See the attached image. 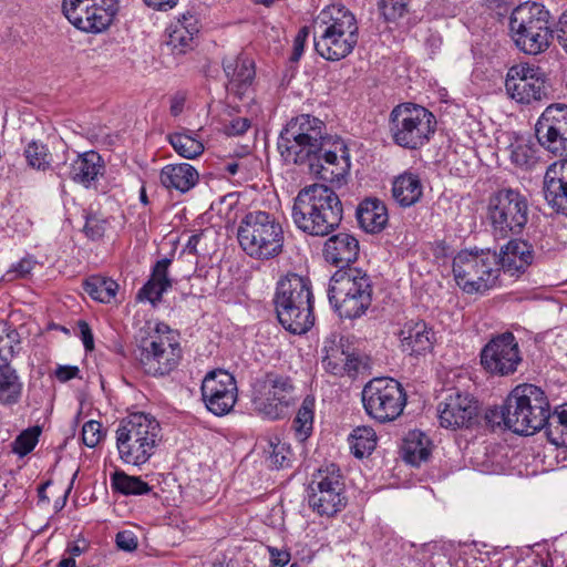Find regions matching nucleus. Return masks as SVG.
Returning a JSON list of instances; mask_svg holds the SVG:
<instances>
[{"label":"nucleus","mask_w":567,"mask_h":567,"mask_svg":"<svg viewBox=\"0 0 567 567\" xmlns=\"http://www.w3.org/2000/svg\"><path fill=\"white\" fill-rule=\"evenodd\" d=\"M509 158L512 163L520 168H529L536 163V152L529 142L516 140L509 146Z\"/></svg>","instance_id":"obj_46"},{"label":"nucleus","mask_w":567,"mask_h":567,"mask_svg":"<svg viewBox=\"0 0 567 567\" xmlns=\"http://www.w3.org/2000/svg\"><path fill=\"white\" fill-rule=\"evenodd\" d=\"M250 127V121L247 117L234 118L227 127L230 135H241Z\"/></svg>","instance_id":"obj_58"},{"label":"nucleus","mask_w":567,"mask_h":567,"mask_svg":"<svg viewBox=\"0 0 567 567\" xmlns=\"http://www.w3.org/2000/svg\"><path fill=\"white\" fill-rule=\"evenodd\" d=\"M549 416V402L545 392L534 384L517 385L505 404L486 412L487 422L504 426L514 433L532 435L543 429Z\"/></svg>","instance_id":"obj_1"},{"label":"nucleus","mask_w":567,"mask_h":567,"mask_svg":"<svg viewBox=\"0 0 567 567\" xmlns=\"http://www.w3.org/2000/svg\"><path fill=\"white\" fill-rule=\"evenodd\" d=\"M104 437L102 424L99 421L90 420L82 427V440L87 447H95Z\"/></svg>","instance_id":"obj_51"},{"label":"nucleus","mask_w":567,"mask_h":567,"mask_svg":"<svg viewBox=\"0 0 567 567\" xmlns=\"http://www.w3.org/2000/svg\"><path fill=\"white\" fill-rule=\"evenodd\" d=\"M357 218L365 231L378 233L383 229L388 221L386 208L378 199H365L357 209Z\"/></svg>","instance_id":"obj_34"},{"label":"nucleus","mask_w":567,"mask_h":567,"mask_svg":"<svg viewBox=\"0 0 567 567\" xmlns=\"http://www.w3.org/2000/svg\"><path fill=\"white\" fill-rule=\"evenodd\" d=\"M430 441L427 436L419 431H410L403 440L402 453L406 463L417 466L430 456Z\"/></svg>","instance_id":"obj_36"},{"label":"nucleus","mask_w":567,"mask_h":567,"mask_svg":"<svg viewBox=\"0 0 567 567\" xmlns=\"http://www.w3.org/2000/svg\"><path fill=\"white\" fill-rule=\"evenodd\" d=\"M39 432L35 430L23 431L13 442L12 451L20 455L25 456L29 454L38 443Z\"/></svg>","instance_id":"obj_49"},{"label":"nucleus","mask_w":567,"mask_h":567,"mask_svg":"<svg viewBox=\"0 0 567 567\" xmlns=\"http://www.w3.org/2000/svg\"><path fill=\"white\" fill-rule=\"evenodd\" d=\"M116 545L125 551H133L137 548V537L132 530H122L116 534Z\"/></svg>","instance_id":"obj_53"},{"label":"nucleus","mask_w":567,"mask_h":567,"mask_svg":"<svg viewBox=\"0 0 567 567\" xmlns=\"http://www.w3.org/2000/svg\"><path fill=\"white\" fill-rule=\"evenodd\" d=\"M309 35V29L307 27L301 28L293 40V52L291 59L298 61L303 53L305 43Z\"/></svg>","instance_id":"obj_56"},{"label":"nucleus","mask_w":567,"mask_h":567,"mask_svg":"<svg viewBox=\"0 0 567 567\" xmlns=\"http://www.w3.org/2000/svg\"><path fill=\"white\" fill-rule=\"evenodd\" d=\"M78 336L82 340L86 351H92L94 349L93 333L86 321L80 320L78 322Z\"/></svg>","instance_id":"obj_55"},{"label":"nucleus","mask_w":567,"mask_h":567,"mask_svg":"<svg viewBox=\"0 0 567 567\" xmlns=\"http://www.w3.org/2000/svg\"><path fill=\"white\" fill-rule=\"evenodd\" d=\"M169 143L185 158H195L204 151V145L200 141L185 133L171 134Z\"/></svg>","instance_id":"obj_45"},{"label":"nucleus","mask_w":567,"mask_h":567,"mask_svg":"<svg viewBox=\"0 0 567 567\" xmlns=\"http://www.w3.org/2000/svg\"><path fill=\"white\" fill-rule=\"evenodd\" d=\"M437 413L442 427L467 429L477 416V403L470 394L455 392L439 404Z\"/></svg>","instance_id":"obj_24"},{"label":"nucleus","mask_w":567,"mask_h":567,"mask_svg":"<svg viewBox=\"0 0 567 567\" xmlns=\"http://www.w3.org/2000/svg\"><path fill=\"white\" fill-rule=\"evenodd\" d=\"M545 425L549 442L567 447V405L549 414Z\"/></svg>","instance_id":"obj_40"},{"label":"nucleus","mask_w":567,"mask_h":567,"mask_svg":"<svg viewBox=\"0 0 567 567\" xmlns=\"http://www.w3.org/2000/svg\"><path fill=\"white\" fill-rule=\"evenodd\" d=\"M58 567H76L75 560L73 557L63 558Z\"/></svg>","instance_id":"obj_63"},{"label":"nucleus","mask_w":567,"mask_h":567,"mask_svg":"<svg viewBox=\"0 0 567 567\" xmlns=\"http://www.w3.org/2000/svg\"><path fill=\"white\" fill-rule=\"evenodd\" d=\"M324 123L318 117L301 114L292 118L281 131L278 151L285 162L302 164L312 159L323 146Z\"/></svg>","instance_id":"obj_11"},{"label":"nucleus","mask_w":567,"mask_h":567,"mask_svg":"<svg viewBox=\"0 0 567 567\" xmlns=\"http://www.w3.org/2000/svg\"><path fill=\"white\" fill-rule=\"evenodd\" d=\"M188 19L184 18V21H178L173 31L169 34L167 44L172 48V51L176 54L185 53L192 49L194 37L198 32L195 24L187 23Z\"/></svg>","instance_id":"obj_39"},{"label":"nucleus","mask_w":567,"mask_h":567,"mask_svg":"<svg viewBox=\"0 0 567 567\" xmlns=\"http://www.w3.org/2000/svg\"><path fill=\"white\" fill-rule=\"evenodd\" d=\"M342 204L328 186L313 184L302 188L295 198L291 217L296 227L310 236L324 237L342 220Z\"/></svg>","instance_id":"obj_2"},{"label":"nucleus","mask_w":567,"mask_h":567,"mask_svg":"<svg viewBox=\"0 0 567 567\" xmlns=\"http://www.w3.org/2000/svg\"><path fill=\"white\" fill-rule=\"evenodd\" d=\"M267 550L270 556L271 567H285L290 561V553L286 549L268 546Z\"/></svg>","instance_id":"obj_54"},{"label":"nucleus","mask_w":567,"mask_h":567,"mask_svg":"<svg viewBox=\"0 0 567 567\" xmlns=\"http://www.w3.org/2000/svg\"><path fill=\"white\" fill-rule=\"evenodd\" d=\"M203 234H194L188 238L185 250L189 254H197V245L199 244Z\"/></svg>","instance_id":"obj_62"},{"label":"nucleus","mask_w":567,"mask_h":567,"mask_svg":"<svg viewBox=\"0 0 567 567\" xmlns=\"http://www.w3.org/2000/svg\"><path fill=\"white\" fill-rule=\"evenodd\" d=\"M409 3L410 0H382L381 12L385 20L396 21L408 12Z\"/></svg>","instance_id":"obj_50"},{"label":"nucleus","mask_w":567,"mask_h":567,"mask_svg":"<svg viewBox=\"0 0 567 567\" xmlns=\"http://www.w3.org/2000/svg\"><path fill=\"white\" fill-rule=\"evenodd\" d=\"M227 172H229L231 175H235L238 171V164L237 163H229L226 166Z\"/></svg>","instance_id":"obj_64"},{"label":"nucleus","mask_w":567,"mask_h":567,"mask_svg":"<svg viewBox=\"0 0 567 567\" xmlns=\"http://www.w3.org/2000/svg\"><path fill=\"white\" fill-rule=\"evenodd\" d=\"M359 28L354 14L342 4L324 7L313 21L315 49L328 61H339L355 48Z\"/></svg>","instance_id":"obj_3"},{"label":"nucleus","mask_w":567,"mask_h":567,"mask_svg":"<svg viewBox=\"0 0 567 567\" xmlns=\"http://www.w3.org/2000/svg\"><path fill=\"white\" fill-rule=\"evenodd\" d=\"M522 362L518 342L512 332L493 338L481 352L483 368L493 374H513Z\"/></svg>","instance_id":"obj_21"},{"label":"nucleus","mask_w":567,"mask_h":567,"mask_svg":"<svg viewBox=\"0 0 567 567\" xmlns=\"http://www.w3.org/2000/svg\"><path fill=\"white\" fill-rule=\"evenodd\" d=\"M237 239L246 255L256 260L274 259L284 251V228L268 212L247 213L239 221Z\"/></svg>","instance_id":"obj_6"},{"label":"nucleus","mask_w":567,"mask_h":567,"mask_svg":"<svg viewBox=\"0 0 567 567\" xmlns=\"http://www.w3.org/2000/svg\"><path fill=\"white\" fill-rule=\"evenodd\" d=\"M328 298L340 317L359 318L372 302L371 279L359 268H341L330 279Z\"/></svg>","instance_id":"obj_8"},{"label":"nucleus","mask_w":567,"mask_h":567,"mask_svg":"<svg viewBox=\"0 0 567 567\" xmlns=\"http://www.w3.org/2000/svg\"><path fill=\"white\" fill-rule=\"evenodd\" d=\"M118 285L103 277H91L84 284V291L94 300L100 302H111L116 296Z\"/></svg>","instance_id":"obj_43"},{"label":"nucleus","mask_w":567,"mask_h":567,"mask_svg":"<svg viewBox=\"0 0 567 567\" xmlns=\"http://www.w3.org/2000/svg\"><path fill=\"white\" fill-rule=\"evenodd\" d=\"M80 369L76 365H59L55 370V378L61 382H66L79 375Z\"/></svg>","instance_id":"obj_57"},{"label":"nucleus","mask_w":567,"mask_h":567,"mask_svg":"<svg viewBox=\"0 0 567 567\" xmlns=\"http://www.w3.org/2000/svg\"><path fill=\"white\" fill-rule=\"evenodd\" d=\"M18 332L0 321V367L8 363L18 346Z\"/></svg>","instance_id":"obj_47"},{"label":"nucleus","mask_w":567,"mask_h":567,"mask_svg":"<svg viewBox=\"0 0 567 567\" xmlns=\"http://www.w3.org/2000/svg\"><path fill=\"white\" fill-rule=\"evenodd\" d=\"M136 351L138 364L147 375H167L182 359L179 334L162 322L148 326L146 334L138 340Z\"/></svg>","instance_id":"obj_7"},{"label":"nucleus","mask_w":567,"mask_h":567,"mask_svg":"<svg viewBox=\"0 0 567 567\" xmlns=\"http://www.w3.org/2000/svg\"><path fill=\"white\" fill-rule=\"evenodd\" d=\"M202 395L206 408L215 415L229 413L237 401L235 378L225 370L210 371L202 382Z\"/></svg>","instance_id":"obj_22"},{"label":"nucleus","mask_w":567,"mask_h":567,"mask_svg":"<svg viewBox=\"0 0 567 567\" xmlns=\"http://www.w3.org/2000/svg\"><path fill=\"white\" fill-rule=\"evenodd\" d=\"M186 97L183 93L175 94L171 100V113L174 116L179 115L183 112Z\"/></svg>","instance_id":"obj_61"},{"label":"nucleus","mask_w":567,"mask_h":567,"mask_svg":"<svg viewBox=\"0 0 567 567\" xmlns=\"http://www.w3.org/2000/svg\"><path fill=\"white\" fill-rule=\"evenodd\" d=\"M261 443L269 466L280 470L291 465L293 453L288 442L278 435H269Z\"/></svg>","instance_id":"obj_35"},{"label":"nucleus","mask_w":567,"mask_h":567,"mask_svg":"<svg viewBox=\"0 0 567 567\" xmlns=\"http://www.w3.org/2000/svg\"><path fill=\"white\" fill-rule=\"evenodd\" d=\"M528 217V200L519 190L501 188L491 195L487 219L495 238L506 239L522 234Z\"/></svg>","instance_id":"obj_13"},{"label":"nucleus","mask_w":567,"mask_h":567,"mask_svg":"<svg viewBox=\"0 0 567 567\" xmlns=\"http://www.w3.org/2000/svg\"><path fill=\"white\" fill-rule=\"evenodd\" d=\"M114 491L123 495H144L151 491L148 484L137 476H130L123 471H116L111 476Z\"/></svg>","instance_id":"obj_42"},{"label":"nucleus","mask_w":567,"mask_h":567,"mask_svg":"<svg viewBox=\"0 0 567 567\" xmlns=\"http://www.w3.org/2000/svg\"><path fill=\"white\" fill-rule=\"evenodd\" d=\"M535 133L545 150L556 156H567V105L547 106L535 125Z\"/></svg>","instance_id":"obj_20"},{"label":"nucleus","mask_w":567,"mask_h":567,"mask_svg":"<svg viewBox=\"0 0 567 567\" xmlns=\"http://www.w3.org/2000/svg\"><path fill=\"white\" fill-rule=\"evenodd\" d=\"M223 66L228 79L226 85L228 93L240 100L245 97L252 100V85L256 75L254 60L248 56L239 55L226 59Z\"/></svg>","instance_id":"obj_25"},{"label":"nucleus","mask_w":567,"mask_h":567,"mask_svg":"<svg viewBox=\"0 0 567 567\" xmlns=\"http://www.w3.org/2000/svg\"><path fill=\"white\" fill-rule=\"evenodd\" d=\"M362 403L369 416L385 423L402 414L406 393L402 384L392 378H374L362 390Z\"/></svg>","instance_id":"obj_15"},{"label":"nucleus","mask_w":567,"mask_h":567,"mask_svg":"<svg viewBox=\"0 0 567 567\" xmlns=\"http://www.w3.org/2000/svg\"><path fill=\"white\" fill-rule=\"evenodd\" d=\"M549 11L538 2H523L509 19V31L516 47L527 54L545 52L553 40Z\"/></svg>","instance_id":"obj_10"},{"label":"nucleus","mask_w":567,"mask_h":567,"mask_svg":"<svg viewBox=\"0 0 567 567\" xmlns=\"http://www.w3.org/2000/svg\"><path fill=\"white\" fill-rule=\"evenodd\" d=\"M62 12L78 30L96 34L113 22L117 0H63Z\"/></svg>","instance_id":"obj_17"},{"label":"nucleus","mask_w":567,"mask_h":567,"mask_svg":"<svg viewBox=\"0 0 567 567\" xmlns=\"http://www.w3.org/2000/svg\"><path fill=\"white\" fill-rule=\"evenodd\" d=\"M400 349L409 355L420 357L431 352L435 332L423 320L406 321L399 332Z\"/></svg>","instance_id":"obj_27"},{"label":"nucleus","mask_w":567,"mask_h":567,"mask_svg":"<svg viewBox=\"0 0 567 567\" xmlns=\"http://www.w3.org/2000/svg\"><path fill=\"white\" fill-rule=\"evenodd\" d=\"M35 266V260L31 257H24L18 262L11 265L9 270L6 272L8 280H14L20 278H27Z\"/></svg>","instance_id":"obj_52"},{"label":"nucleus","mask_w":567,"mask_h":567,"mask_svg":"<svg viewBox=\"0 0 567 567\" xmlns=\"http://www.w3.org/2000/svg\"><path fill=\"white\" fill-rule=\"evenodd\" d=\"M435 130V116L422 105L405 102L398 104L390 112V137L401 148L421 150L430 142Z\"/></svg>","instance_id":"obj_9"},{"label":"nucleus","mask_w":567,"mask_h":567,"mask_svg":"<svg viewBox=\"0 0 567 567\" xmlns=\"http://www.w3.org/2000/svg\"><path fill=\"white\" fill-rule=\"evenodd\" d=\"M84 218L83 231L87 238L96 240L104 237L110 228V218L106 215L90 207L84 212Z\"/></svg>","instance_id":"obj_44"},{"label":"nucleus","mask_w":567,"mask_h":567,"mask_svg":"<svg viewBox=\"0 0 567 567\" xmlns=\"http://www.w3.org/2000/svg\"><path fill=\"white\" fill-rule=\"evenodd\" d=\"M557 39L563 49L567 52V11L561 14L558 21Z\"/></svg>","instance_id":"obj_59"},{"label":"nucleus","mask_w":567,"mask_h":567,"mask_svg":"<svg viewBox=\"0 0 567 567\" xmlns=\"http://www.w3.org/2000/svg\"><path fill=\"white\" fill-rule=\"evenodd\" d=\"M498 255L487 250H462L453 259V276L465 293H485L496 286Z\"/></svg>","instance_id":"obj_12"},{"label":"nucleus","mask_w":567,"mask_h":567,"mask_svg":"<svg viewBox=\"0 0 567 567\" xmlns=\"http://www.w3.org/2000/svg\"><path fill=\"white\" fill-rule=\"evenodd\" d=\"M312 158H316L317 163L309 161L310 167L322 181L332 184H342L346 181L351 167V157L343 140H333L329 148L324 145Z\"/></svg>","instance_id":"obj_23"},{"label":"nucleus","mask_w":567,"mask_h":567,"mask_svg":"<svg viewBox=\"0 0 567 567\" xmlns=\"http://www.w3.org/2000/svg\"><path fill=\"white\" fill-rule=\"evenodd\" d=\"M28 164L37 169H47L50 165V153L43 144L31 142L24 150Z\"/></svg>","instance_id":"obj_48"},{"label":"nucleus","mask_w":567,"mask_h":567,"mask_svg":"<svg viewBox=\"0 0 567 567\" xmlns=\"http://www.w3.org/2000/svg\"><path fill=\"white\" fill-rule=\"evenodd\" d=\"M145 4L155 10L173 9L178 0H144Z\"/></svg>","instance_id":"obj_60"},{"label":"nucleus","mask_w":567,"mask_h":567,"mask_svg":"<svg viewBox=\"0 0 567 567\" xmlns=\"http://www.w3.org/2000/svg\"><path fill=\"white\" fill-rule=\"evenodd\" d=\"M171 264L172 260L168 258H163L155 264L150 280L138 291L141 300H147L154 305L171 288L172 281L168 278V267Z\"/></svg>","instance_id":"obj_32"},{"label":"nucleus","mask_w":567,"mask_h":567,"mask_svg":"<svg viewBox=\"0 0 567 567\" xmlns=\"http://www.w3.org/2000/svg\"><path fill=\"white\" fill-rule=\"evenodd\" d=\"M534 260L532 245L525 240H509L501 250L498 267L511 276L526 271Z\"/></svg>","instance_id":"obj_29"},{"label":"nucleus","mask_w":567,"mask_h":567,"mask_svg":"<svg viewBox=\"0 0 567 567\" xmlns=\"http://www.w3.org/2000/svg\"><path fill=\"white\" fill-rule=\"evenodd\" d=\"M275 306L279 322L291 333H306L315 323L310 282L297 274L279 280Z\"/></svg>","instance_id":"obj_4"},{"label":"nucleus","mask_w":567,"mask_h":567,"mask_svg":"<svg viewBox=\"0 0 567 567\" xmlns=\"http://www.w3.org/2000/svg\"><path fill=\"white\" fill-rule=\"evenodd\" d=\"M159 441V422L148 413L136 412L127 415L116 430L118 456L125 464H145L155 453Z\"/></svg>","instance_id":"obj_5"},{"label":"nucleus","mask_w":567,"mask_h":567,"mask_svg":"<svg viewBox=\"0 0 567 567\" xmlns=\"http://www.w3.org/2000/svg\"><path fill=\"white\" fill-rule=\"evenodd\" d=\"M105 169L104 161L97 152L78 154L70 163L59 166V174L84 187H91Z\"/></svg>","instance_id":"obj_26"},{"label":"nucleus","mask_w":567,"mask_h":567,"mask_svg":"<svg viewBox=\"0 0 567 567\" xmlns=\"http://www.w3.org/2000/svg\"><path fill=\"white\" fill-rule=\"evenodd\" d=\"M505 87L513 100L529 104L547 95V78L539 66L518 63L508 70Z\"/></svg>","instance_id":"obj_18"},{"label":"nucleus","mask_w":567,"mask_h":567,"mask_svg":"<svg viewBox=\"0 0 567 567\" xmlns=\"http://www.w3.org/2000/svg\"><path fill=\"white\" fill-rule=\"evenodd\" d=\"M307 499L309 507L321 517H332L346 507L344 482L336 464L321 467L312 475Z\"/></svg>","instance_id":"obj_14"},{"label":"nucleus","mask_w":567,"mask_h":567,"mask_svg":"<svg viewBox=\"0 0 567 567\" xmlns=\"http://www.w3.org/2000/svg\"><path fill=\"white\" fill-rule=\"evenodd\" d=\"M349 443L355 457L370 455L377 446V434L370 426H358L349 436Z\"/></svg>","instance_id":"obj_41"},{"label":"nucleus","mask_w":567,"mask_h":567,"mask_svg":"<svg viewBox=\"0 0 567 567\" xmlns=\"http://www.w3.org/2000/svg\"><path fill=\"white\" fill-rule=\"evenodd\" d=\"M23 383L17 371L8 365L0 367V402L4 405L16 404L21 396Z\"/></svg>","instance_id":"obj_38"},{"label":"nucleus","mask_w":567,"mask_h":567,"mask_svg":"<svg viewBox=\"0 0 567 567\" xmlns=\"http://www.w3.org/2000/svg\"><path fill=\"white\" fill-rule=\"evenodd\" d=\"M316 400L312 395H307L300 408L298 409L297 415L292 422V432L297 441L305 442L313 431V417H315Z\"/></svg>","instance_id":"obj_37"},{"label":"nucleus","mask_w":567,"mask_h":567,"mask_svg":"<svg viewBox=\"0 0 567 567\" xmlns=\"http://www.w3.org/2000/svg\"><path fill=\"white\" fill-rule=\"evenodd\" d=\"M198 172L188 163L168 164L159 174L161 184L167 189L186 193L198 182Z\"/></svg>","instance_id":"obj_31"},{"label":"nucleus","mask_w":567,"mask_h":567,"mask_svg":"<svg viewBox=\"0 0 567 567\" xmlns=\"http://www.w3.org/2000/svg\"><path fill=\"white\" fill-rule=\"evenodd\" d=\"M295 401V385L290 378L274 372L267 373L255 389V409L269 420L284 417Z\"/></svg>","instance_id":"obj_16"},{"label":"nucleus","mask_w":567,"mask_h":567,"mask_svg":"<svg viewBox=\"0 0 567 567\" xmlns=\"http://www.w3.org/2000/svg\"><path fill=\"white\" fill-rule=\"evenodd\" d=\"M321 362L324 371L336 377L354 378L367 368L365 359L338 334L324 339Z\"/></svg>","instance_id":"obj_19"},{"label":"nucleus","mask_w":567,"mask_h":567,"mask_svg":"<svg viewBox=\"0 0 567 567\" xmlns=\"http://www.w3.org/2000/svg\"><path fill=\"white\" fill-rule=\"evenodd\" d=\"M423 195V185L420 177L411 172H404L392 183V196L402 207L416 204Z\"/></svg>","instance_id":"obj_33"},{"label":"nucleus","mask_w":567,"mask_h":567,"mask_svg":"<svg viewBox=\"0 0 567 567\" xmlns=\"http://www.w3.org/2000/svg\"><path fill=\"white\" fill-rule=\"evenodd\" d=\"M544 195L553 209L567 216V158L548 166L544 177Z\"/></svg>","instance_id":"obj_28"},{"label":"nucleus","mask_w":567,"mask_h":567,"mask_svg":"<svg viewBox=\"0 0 567 567\" xmlns=\"http://www.w3.org/2000/svg\"><path fill=\"white\" fill-rule=\"evenodd\" d=\"M359 255L358 239L348 234L339 233L328 238L323 246L324 260L334 266L354 262Z\"/></svg>","instance_id":"obj_30"}]
</instances>
